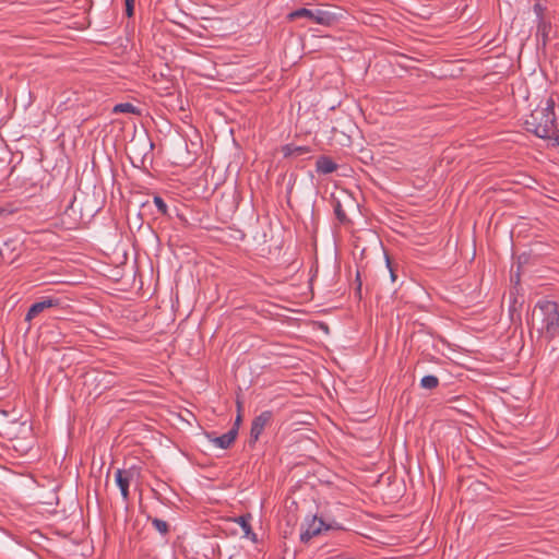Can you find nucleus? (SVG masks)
Instances as JSON below:
<instances>
[{"instance_id":"obj_1","label":"nucleus","mask_w":559,"mask_h":559,"mask_svg":"<svg viewBox=\"0 0 559 559\" xmlns=\"http://www.w3.org/2000/svg\"><path fill=\"white\" fill-rule=\"evenodd\" d=\"M532 325L547 341L559 337L558 304L547 299L539 300L532 312Z\"/></svg>"},{"instance_id":"obj_2","label":"nucleus","mask_w":559,"mask_h":559,"mask_svg":"<svg viewBox=\"0 0 559 559\" xmlns=\"http://www.w3.org/2000/svg\"><path fill=\"white\" fill-rule=\"evenodd\" d=\"M555 102L552 98L546 100V106L532 112L525 121L526 129L542 139H550L556 133Z\"/></svg>"},{"instance_id":"obj_3","label":"nucleus","mask_w":559,"mask_h":559,"mask_svg":"<svg viewBox=\"0 0 559 559\" xmlns=\"http://www.w3.org/2000/svg\"><path fill=\"white\" fill-rule=\"evenodd\" d=\"M301 17L308 19L317 24L324 25V26H329V25L333 24L335 21V15L333 13H331L329 11L321 10V9L311 10V9L300 8V9H297V10L290 12L287 15V19L289 21H295V20L301 19Z\"/></svg>"},{"instance_id":"obj_4","label":"nucleus","mask_w":559,"mask_h":559,"mask_svg":"<svg viewBox=\"0 0 559 559\" xmlns=\"http://www.w3.org/2000/svg\"><path fill=\"white\" fill-rule=\"evenodd\" d=\"M140 472L136 467L117 469L115 473V481L120 489L121 496L124 501L129 500V487L130 484L139 477Z\"/></svg>"},{"instance_id":"obj_5","label":"nucleus","mask_w":559,"mask_h":559,"mask_svg":"<svg viewBox=\"0 0 559 559\" xmlns=\"http://www.w3.org/2000/svg\"><path fill=\"white\" fill-rule=\"evenodd\" d=\"M331 528L332 526L325 524L322 519L313 516L312 519L308 520L305 525H302L300 532V540L302 543H308L312 537L321 534L322 531H328Z\"/></svg>"},{"instance_id":"obj_6","label":"nucleus","mask_w":559,"mask_h":559,"mask_svg":"<svg viewBox=\"0 0 559 559\" xmlns=\"http://www.w3.org/2000/svg\"><path fill=\"white\" fill-rule=\"evenodd\" d=\"M273 418V414L270 411L262 412L259 416H257L251 424L249 444H254L265 427L271 423Z\"/></svg>"},{"instance_id":"obj_7","label":"nucleus","mask_w":559,"mask_h":559,"mask_svg":"<svg viewBox=\"0 0 559 559\" xmlns=\"http://www.w3.org/2000/svg\"><path fill=\"white\" fill-rule=\"evenodd\" d=\"M59 305V300L55 298H46L44 300L37 301L31 306L28 309L25 321L31 322L35 319L39 313L44 312L46 309L55 308Z\"/></svg>"},{"instance_id":"obj_8","label":"nucleus","mask_w":559,"mask_h":559,"mask_svg":"<svg viewBox=\"0 0 559 559\" xmlns=\"http://www.w3.org/2000/svg\"><path fill=\"white\" fill-rule=\"evenodd\" d=\"M237 435H238V429L231 428L228 432H226L219 437L212 438L211 441L217 448L228 449L231 445V443L235 441Z\"/></svg>"},{"instance_id":"obj_9","label":"nucleus","mask_w":559,"mask_h":559,"mask_svg":"<svg viewBox=\"0 0 559 559\" xmlns=\"http://www.w3.org/2000/svg\"><path fill=\"white\" fill-rule=\"evenodd\" d=\"M317 171L323 175L331 174L336 170L337 165L326 156H321L316 163Z\"/></svg>"},{"instance_id":"obj_10","label":"nucleus","mask_w":559,"mask_h":559,"mask_svg":"<svg viewBox=\"0 0 559 559\" xmlns=\"http://www.w3.org/2000/svg\"><path fill=\"white\" fill-rule=\"evenodd\" d=\"M250 519H251V516L249 514L241 515V516H238L237 519H235V522L237 524H239V526L242 528L245 537L250 538L251 540L255 542L257 535L251 528Z\"/></svg>"},{"instance_id":"obj_11","label":"nucleus","mask_w":559,"mask_h":559,"mask_svg":"<svg viewBox=\"0 0 559 559\" xmlns=\"http://www.w3.org/2000/svg\"><path fill=\"white\" fill-rule=\"evenodd\" d=\"M550 31H551V25L549 22H547L545 19L538 20L536 37L542 38L544 45L549 39Z\"/></svg>"},{"instance_id":"obj_12","label":"nucleus","mask_w":559,"mask_h":559,"mask_svg":"<svg viewBox=\"0 0 559 559\" xmlns=\"http://www.w3.org/2000/svg\"><path fill=\"white\" fill-rule=\"evenodd\" d=\"M114 114H135L139 115L140 110L131 103L117 104L112 108Z\"/></svg>"},{"instance_id":"obj_13","label":"nucleus","mask_w":559,"mask_h":559,"mask_svg":"<svg viewBox=\"0 0 559 559\" xmlns=\"http://www.w3.org/2000/svg\"><path fill=\"white\" fill-rule=\"evenodd\" d=\"M307 153H309V148L306 146L286 145L283 147V154L285 157L299 156Z\"/></svg>"},{"instance_id":"obj_14","label":"nucleus","mask_w":559,"mask_h":559,"mask_svg":"<svg viewBox=\"0 0 559 559\" xmlns=\"http://www.w3.org/2000/svg\"><path fill=\"white\" fill-rule=\"evenodd\" d=\"M438 384H439V379L432 374L425 376L420 380V386L423 389L432 390V389L437 388Z\"/></svg>"},{"instance_id":"obj_15","label":"nucleus","mask_w":559,"mask_h":559,"mask_svg":"<svg viewBox=\"0 0 559 559\" xmlns=\"http://www.w3.org/2000/svg\"><path fill=\"white\" fill-rule=\"evenodd\" d=\"M152 525L154 526V528L157 532H159L163 535L168 533L169 526H168L167 522H165V521H163L160 519H153L152 520Z\"/></svg>"},{"instance_id":"obj_16","label":"nucleus","mask_w":559,"mask_h":559,"mask_svg":"<svg viewBox=\"0 0 559 559\" xmlns=\"http://www.w3.org/2000/svg\"><path fill=\"white\" fill-rule=\"evenodd\" d=\"M154 204L160 214L165 215L167 213V204L160 197H154Z\"/></svg>"},{"instance_id":"obj_17","label":"nucleus","mask_w":559,"mask_h":559,"mask_svg":"<svg viewBox=\"0 0 559 559\" xmlns=\"http://www.w3.org/2000/svg\"><path fill=\"white\" fill-rule=\"evenodd\" d=\"M10 249V245L8 242H5L3 245V248H0V264L3 263V262H8V258L7 257V251ZM13 258H10L9 260V263H12L13 262Z\"/></svg>"},{"instance_id":"obj_18","label":"nucleus","mask_w":559,"mask_h":559,"mask_svg":"<svg viewBox=\"0 0 559 559\" xmlns=\"http://www.w3.org/2000/svg\"><path fill=\"white\" fill-rule=\"evenodd\" d=\"M533 10L536 14L537 20L544 19L543 13L545 8L542 5L539 1L534 4Z\"/></svg>"},{"instance_id":"obj_19","label":"nucleus","mask_w":559,"mask_h":559,"mask_svg":"<svg viewBox=\"0 0 559 559\" xmlns=\"http://www.w3.org/2000/svg\"><path fill=\"white\" fill-rule=\"evenodd\" d=\"M135 0H126V13L128 16L133 15Z\"/></svg>"},{"instance_id":"obj_20","label":"nucleus","mask_w":559,"mask_h":559,"mask_svg":"<svg viewBox=\"0 0 559 559\" xmlns=\"http://www.w3.org/2000/svg\"><path fill=\"white\" fill-rule=\"evenodd\" d=\"M335 214H336V216H337V218H338L340 221H344V219H345V217H346V215H345L344 211L341 209V205H340V204H338V205L336 206V209H335Z\"/></svg>"},{"instance_id":"obj_21","label":"nucleus","mask_w":559,"mask_h":559,"mask_svg":"<svg viewBox=\"0 0 559 559\" xmlns=\"http://www.w3.org/2000/svg\"><path fill=\"white\" fill-rule=\"evenodd\" d=\"M386 266H388V269H389L391 280L394 282V281H395V278H396V275H395V273H394V271H393V269H392L391 261H390V259H389V257H388V255H386Z\"/></svg>"},{"instance_id":"obj_22","label":"nucleus","mask_w":559,"mask_h":559,"mask_svg":"<svg viewBox=\"0 0 559 559\" xmlns=\"http://www.w3.org/2000/svg\"><path fill=\"white\" fill-rule=\"evenodd\" d=\"M241 421V416L238 415L237 418H236V421H235V427L234 428H237L238 429V425L240 424Z\"/></svg>"}]
</instances>
